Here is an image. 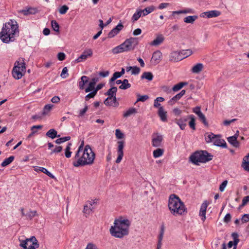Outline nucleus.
Returning a JSON list of instances; mask_svg holds the SVG:
<instances>
[{
    "instance_id": "obj_15",
    "label": "nucleus",
    "mask_w": 249,
    "mask_h": 249,
    "mask_svg": "<svg viewBox=\"0 0 249 249\" xmlns=\"http://www.w3.org/2000/svg\"><path fill=\"white\" fill-rule=\"evenodd\" d=\"M208 205L209 203L207 200H205L201 204L200 209L199 215L202 217L201 219L203 221H204L206 219V213Z\"/></svg>"
},
{
    "instance_id": "obj_62",
    "label": "nucleus",
    "mask_w": 249,
    "mask_h": 249,
    "mask_svg": "<svg viewBox=\"0 0 249 249\" xmlns=\"http://www.w3.org/2000/svg\"><path fill=\"white\" fill-rule=\"evenodd\" d=\"M88 110V106L86 105V106H85V107L83 109H81L79 111V116L81 117V116H84V115L87 111Z\"/></svg>"
},
{
    "instance_id": "obj_35",
    "label": "nucleus",
    "mask_w": 249,
    "mask_h": 249,
    "mask_svg": "<svg viewBox=\"0 0 249 249\" xmlns=\"http://www.w3.org/2000/svg\"><path fill=\"white\" fill-rule=\"evenodd\" d=\"M117 91V88L115 87H112L109 89L105 93V95H108V97H116V94Z\"/></svg>"
},
{
    "instance_id": "obj_21",
    "label": "nucleus",
    "mask_w": 249,
    "mask_h": 249,
    "mask_svg": "<svg viewBox=\"0 0 249 249\" xmlns=\"http://www.w3.org/2000/svg\"><path fill=\"white\" fill-rule=\"evenodd\" d=\"M164 40V37L162 34L158 35L156 38L152 42H150V45L151 46H158L161 44Z\"/></svg>"
},
{
    "instance_id": "obj_52",
    "label": "nucleus",
    "mask_w": 249,
    "mask_h": 249,
    "mask_svg": "<svg viewBox=\"0 0 249 249\" xmlns=\"http://www.w3.org/2000/svg\"><path fill=\"white\" fill-rule=\"evenodd\" d=\"M53 105L51 104H48L45 106L43 108V114H47L51 110L53 107Z\"/></svg>"
},
{
    "instance_id": "obj_63",
    "label": "nucleus",
    "mask_w": 249,
    "mask_h": 249,
    "mask_svg": "<svg viewBox=\"0 0 249 249\" xmlns=\"http://www.w3.org/2000/svg\"><path fill=\"white\" fill-rule=\"evenodd\" d=\"M66 55L63 53H59L57 54V58L59 60L63 61L65 59Z\"/></svg>"
},
{
    "instance_id": "obj_51",
    "label": "nucleus",
    "mask_w": 249,
    "mask_h": 249,
    "mask_svg": "<svg viewBox=\"0 0 249 249\" xmlns=\"http://www.w3.org/2000/svg\"><path fill=\"white\" fill-rule=\"evenodd\" d=\"M121 76L119 71L115 72L112 77L109 80V83L111 84V83L113 81H114L116 79H117L118 78H119Z\"/></svg>"
},
{
    "instance_id": "obj_2",
    "label": "nucleus",
    "mask_w": 249,
    "mask_h": 249,
    "mask_svg": "<svg viewBox=\"0 0 249 249\" xmlns=\"http://www.w3.org/2000/svg\"><path fill=\"white\" fill-rule=\"evenodd\" d=\"M130 225V221L123 217L115 220L114 226L110 229L111 234L116 238H122L128 234V229Z\"/></svg>"
},
{
    "instance_id": "obj_30",
    "label": "nucleus",
    "mask_w": 249,
    "mask_h": 249,
    "mask_svg": "<svg viewBox=\"0 0 249 249\" xmlns=\"http://www.w3.org/2000/svg\"><path fill=\"white\" fill-rule=\"evenodd\" d=\"M193 14L194 13V10L191 8H186L184 10L175 11L172 12V15H178L181 14Z\"/></svg>"
},
{
    "instance_id": "obj_48",
    "label": "nucleus",
    "mask_w": 249,
    "mask_h": 249,
    "mask_svg": "<svg viewBox=\"0 0 249 249\" xmlns=\"http://www.w3.org/2000/svg\"><path fill=\"white\" fill-rule=\"evenodd\" d=\"M71 145V144L69 143L65 149V156L67 158H69L71 157V152L70 151Z\"/></svg>"
},
{
    "instance_id": "obj_37",
    "label": "nucleus",
    "mask_w": 249,
    "mask_h": 249,
    "mask_svg": "<svg viewBox=\"0 0 249 249\" xmlns=\"http://www.w3.org/2000/svg\"><path fill=\"white\" fill-rule=\"evenodd\" d=\"M94 209V207H89L88 204H86L84 207L83 212L85 214L86 217H88Z\"/></svg>"
},
{
    "instance_id": "obj_26",
    "label": "nucleus",
    "mask_w": 249,
    "mask_h": 249,
    "mask_svg": "<svg viewBox=\"0 0 249 249\" xmlns=\"http://www.w3.org/2000/svg\"><path fill=\"white\" fill-rule=\"evenodd\" d=\"M203 64L197 63L192 67L191 71L193 73H198L203 70Z\"/></svg>"
},
{
    "instance_id": "obj_38",
    "label": "nucleus",
    "mask_w": 249,
    "mask_h": 249,
    "mask_svg": "<svg viewBox=\"0 0 249 249\" xmlns=\"http://www.w3.org/2000/svg\"><path fill=\"white\" fill-rule=\"evenodd\" d=\"M131 87V84L129 83L127 79H125L122 82V84L119 86V88L122 89H126Z\"/></svg>"
},
{
    "instance_id": "obj_39",
    "label": "nucleus",
    "mask_w": 249,
    "mask_h": 249,
    "mask_svg": "<svg viewBox=\"0 0 249 249\" xmlns=\"http://www.w3.org/2000/svg\"><path fill=\"white\" fill-rule=\"evenodd\" d=\"M155 7L153 6L146 7L144 9L142 10V16H145L151 13L155 10Z\"/></svg>"
},
{
    "instance_id": "obj_27",
    "label": "nucleus",
    "mask_w": 249,
    "mask_h": 249,
    "mask_svg": "<svg viewBox=\"0 0 249 249\" xmlns=\"http://www.w3.org/2000/svg\"><path fill=\"white\" fill-rule=\"evenodd\" d=\"M37 9L32 7H30L27 9H23L20 11V12L24 15L35 14L37 13Z\"/></svg>"
},
{
    "instance_id": "obj_44",
    "label": "nucleus",
    "mask_w": 249,
    "mask_h": 249,
    "mask_svg": "<svg viewBox=\"0 0 249 249\" xmlns=\"http://www.w3.org/2000/svg\"><path fill=\"white\" fill-rule=\"evenodd\" d=\"M180 52L181 53V56H182L183 59L190 56L192 54V51L191 50H182Z\"/></svg>"
},
{
    "instance_id": "obj_45",
    "label": "nucleus",
    "mask_w": 249,
    "mask_h": 249,
    "mask_svg": "<svg viewBox=\"0 0 249 249\" xmlns=\"http://www.w3.org/2000/svg\"><path fill=\"white\" fill-rule=\"evenodd\" d=\"M36 213V211L30 210L29 212L26 213V218L27 219H32L35 216Z\"/></svg>"
},
{
    "instance_id": "obj_12",
    "label": "nucleus",
    "mask_w": 249,
    "mask_h": 249,
    "mask_svg": "<svg viewBox=\"0 0 249 249\" xmlns=\"http://www.w3.org/2000/svg\"><path fill=\"white\" fill-rule=\"evenodd\" d=\"M162 57V53L160 51H157L152 54L151 62L154 65H157L160 62Z\"/></svg>"
},
{
    "instance_id": "obj_31",
    "label": "nucleus",
    "mask_w": 249,
    "mask_h": 249,
    "mask_svg": "<svg viewBox=\"0 0 249 249\" xmlns=\"http://www.w3.org/2000/svg\"><path fill=\"white\" fill-rule=\"evenodd\" d=\"M142 16V13L141 9H137L136 12L133 14L131 18V20L133 22L137 21L139 18Z\"/></svg>"
},
{
    "instance_id": "obj_19",
    "label": "nucleus",
    "mask_w": 249,
    "mask_h": 249,
    "mask_svg": "<svg viewBox=\"0 0 249 249\" xmlns=\"http://www.w3.org/2000/svg\"><path fill=\"white\" fill-rule=\"evenodd\" d=\"M158 114L162 122H166L167 121V112L163 107H159Z\"/></svg>"
},
{
    "instance_id": "obj_42",
    "label": "nucleus",
    "mask_w": 249,
    "mask_h": 249,
    "mask_svg": "<svg viewBox=\"0 0 249 249\" xmlns=\"http://www.w3.org/2000/svg\"><path fill=\"white\" fill-rule=\"evenodd\" d=\"M14 158L13 156H11L9 158L5 159L1 163V166L3 167L7 166L14 160Z\"/></svg>"
},
{
    "instance_id": "obj_59",
    "label": "nucleus",
    "mask_w": 249,
    "mask_h": 249,
    "mask_svg": "<svg viewBox=\"0 0 249 249\" xmlns=\"http://www.w3.org/2000/svg\"><path fill=\"white\" fill-rule=\"evenodd\" d=\"M249 221V214H244L242 215L241 222L242 223H247Z\"/></svg>"
},
{
    "instance_id": "obj_50",
    "label": "nucleus",
    "mask_w": 249,
    "mask_h": 249,
    "mask_svg": "<svg viewBox=\"0 0 249 249\" xmlns=\"http://www.w3.org/2000/svg\"><path fill=\"white\" fill-rule=\"evenodd\" d=\"M52 27L55 32L59 31V25L56 20L52 21Z\"/></svg>"
},
{
    "instance_id": "obj_9",
    "label": "nucleus",
    "mask_w": 249,
    "mask_h": 249,
    "mask_svg": "<svg viewBox=\"0 0 249 249\" xmlns=\"http://www.w3.org/2000/svg\"><path fill=\"white\" fill-rule=\"evenodd\" d=\"M126 52L133 50L138 44L137 38L130 37L126 39L123 43Z\"/></svg>"
},
{
    "instance_id": "obj_8",
    "label": "nucleus",
    "mask_w": 249,
    "mask_h": 249,
    "mask_svg": "<svg viewBox=\"0 0 249 249\" xmlns=\"http://www.w3.org/2000/svg\"><path fill=\"white\" fill-rule=\"evenodd\" d=\"M20 246L24 249H36L39 247L38 241L35 236L20 240Z\"/></svg>"
},
{
    "instance_id": "obj_56",
    "label": "nucleus",
    "mask_w": 249,
    "mask_h": 249,
    "mask_svg": "<svg viewBox=\"0 0 249 249\" xmlns=\"http://www.w3.org/2000/svg\"><path fill=\"white\" fill-rule=\"evenodd\" d=\"M90 93H89L85 96V100L88 101L90 98H93L96 95L97 93L94 90L91 91Z\"/></svg>"
},
{
    "instance_id": "obj_49",
    "label": "nucleus",
    "mask_w": 249,
    "mask_h": 249,
    "mask_svg": "<svg viewBox=\"0 0 249 249\" xmlns=\"http://www.w3.org/2000/svg\"><path fill=\"white\" fill-rule=\"evenodd\" d=\"M138 99L136 102H144L146 100H147L149 97L148 95H141L140 94L137 95Z\"/></svg>"
},
{
    "instance_id": "obj_24",
    "label": "nucleus",
    "mask_w": 249,
    "mask_h": 249,
    "mask_svg": "<svg viewBox=\"0 0 249 249\" xmlns=\"http://www.w3.org/2000/svg\"><path fill=\"white\" fill-rule=\"evenodd\" d=\"M241 166L245 171L249 172V153L244 157Z\"/></svg>"
},
{
    "instance_id": "obj_41",
    "label": "nucleus",
    "mask_w": 249,
    "mask_h": 249,
    "mask_svg": "<svg viewBox=\"0 0 249 249\" xmlns=\"http://www.w3.org/2000/svg\"><path fill=\"white\" fill-rule=\"evenodd\" d=\"M187 82H180L175 85L172 88L174 91H177L182 88L184 86L187 85Z\"/></svg>"
},
{
    "instance_id": "obj_23",
    "label": "nucleus",
    "mask_w": 249,
    "mask_h": 249,
    "mask_svg": "<svg viewBox=\"0 0 249 249\" xmlns=\"http://www.w3.org/2000/svg\"><path fill=\"white\" fill-rule=\"evenodd\" d=\"M35 171L36 172L40 171L46 175H47L48 176H49L51 178L54 179L55 178V177L49 171H48L45 168L42 167H38L36 166L35 167Z\"/></svg>"
},
{
    "instance_id": "obj_36",
    "label": "nucleus",
    "mask_w": 249,
    "mask_h": 249,
    "mask_svg": "<svg viewBox=\"0 0 249 249\" xmlns=\"http://www.w3.org/2000/svg\"><path fill=\"white\" fill-rule=\"evenodd\" d=\"M188 119H190V121L189 122V125L191 128L193 130L196 129V124H195V118L193 115H189L187 117Z\"/></svg>"
},
{
    "instance_id": "obj_16",
    "label": "nucleus",
    "mask_w": 249,
    "mask_h": 249,
    "mask_svg": "<svg viewBox=\"0 0 249 249\" xmlns=\"http://www.w3.org/2000/svg\"><path fill=\"white\" fill-rule=\"evenodd\" d=\"M93 52L91 49H89L85 50L82 54L77 58V61L80 62L83 60H85L88 58V57H90L92 55Z\"/></svg>"
},
{
    "instance_id": "obj_64",
    "label": "nucleus",
    "mask_w": 249,
    "mask_h": 249,
    "mask_svg": "<svg viewBox=\"0 0 249 249\" xmlns=\"http://www.w3.org/2000/svg\"><path fill=\"white\" fill-rule=\"evenodd\" d=\"M231 214L230 213H227L226 215H225L224 218V221L225 223H228V222H229L231 221Z\"/></svg>"
},
{
    "instance_id": "obj_53",
    "label": "nucleus",
    "mask_w": 249,
    "mask_h": 249,
    "mask_svg": "<svg viewBox=\"0 0 249 249\" xmlns=\"http://www.w3.org/2000/svg\"><path fill=\"white\" fill-rule=\"evenodd\" d=\"M69 9V8L68 6L66 5H63L59 9V12L60 14L64 15L67 12Z\"/></svg>"
},
{
    "instance_id": "obj_10",
    "label": "nucleus",
    "mask_w": 249,
    "mask_h": 249,
    "mask_svg": "<svg viewBox=\"0 0 249 249\" xmlns=\"http://www.w3.org/2000/svg\"><path fill=\"white\" fill-rule=\"evenodd\" d=\"M118 143V148H117V154L118 157L116 160V163H119L123 157L124 156V152L123 149L124 146V141H118L117 142Z\"/></svg>"
},
{
    "instance_id": "obj_4",
    "label": "nucleus",
    "mask_w": 249,
    "mask_h": 249,
    "mask_svg": "<svg viewBox=\"0 0 249 249\" xmlns=\"http://www.w3.org/2000/svg\"><path fill=\"white\" fill-rule=\"evenodd\" d=\"M168 208L171 213L175 216L187 213V209L179 197L175 194L170 195L168 200Z\"/></svg>"
},
{
    "instance_id": "obj_28",
    "label": "nucleus",
    "mask_w": 249,
    "mask_h": 249,
    "mask_svg": "<svg viewBox=\"0 0 249 249\" xmlns=\"http://www.w3.org/2000/svg\"><path fill=\"white\" fill-rule=\"evenodd\" d=\"M111 51L113 54H118V53H123L124 52H126V51L124 47V45H123L122 43L121 44H120V45L114 47V48H113L112 49Z\"/></svg>"
},
{
    "instance_id": "obj_40",
    "label": "nucleus",
    "mask_w": 249,
    "mask_h": 249,
    "mask_svg": "<svg viewBox=\"0 0 249 249\" xmlns=\"http://www.w3.org/2000/svg\"><path fill=\"white\" fill-rule=\"evenodd\" d=\"M153 78V75L150 72H144L141 76V79H146L151 81Z\"/></svg>"
},
{
    "instance_id": "obj_43",
    "label": "nucleus",
    "mask_w": 249,
    "mask_h": 249,
    "mask_svg": "<svg viewBox=\"0 0 249 249\" xmlns=\"http://www.w3.org/2000/svg\"><path fill=\"white\" fill-rule=\"evenodd\" d=\"M163 154V150L160 148H158L153 151V157L155 158H159Z\"/></svg>"
},
{
    "instance_id": "obj_54",
    "label": "nucleus",
    "mask_w": 249,
    "mask_h": 249,
    "mask_svg": "<svg viewBox=\"0 0 249 249\" xmlns=\"http://www.w3.org/2000/svg\"><path fill=\"white\" fill-rule=\"evenodd\" d=\"M140 69L137 66L132 67V69L131 70V74L138 75L140 72Z\"/></svg>"
},
{
    "instance_id": "obj_13",
    "label": "nucleus",
    "mask_w": 249,
    "mask_h": 249,
    "mask_svg": "<svg viewBox=\"0 0 249 249\" xmlns=\"http://www.w3.org/2000/svg\"><path fill=\"white\" fill-rule=\"evenodd\" d=\"M124 25L119 23L115 28L112 29L108 34V37L112 38L117 35L123 29Z\"/></svg>"
},
{
    "instance_id": "obj_5",
    "label": "nucleus",
    "mask_w": 249,
    "mask_h": 249,
    "mask_svg": "<svg viewBox=\"0 0 249 249\" xmlns=\"http://www.w3.org/2000/svg\"><path fill=\"white\" fill-rule=\"evenodd\" d=\"M213 156L207 151H198L194 153L190 157V159L192 163L196 165H199V163H206L213 159Z\"/></svg>"
},
{
    "instance_id": "obj_55",
    "label": "nucleus",
    "mask_w": 249,
    "mask_h": 249,
    "mask_svg": "<svg viewBox=\"0 0 249 249\" xmlns=\"http://www.w3.org/2000/svg\"><path fill=\"white\" fill-rule=\"evenodd\" d=\"M61 77L63 78H66L69 76L68 70L67 67H64L61 73Z\"/></svg>"
},
{
    "instance_id": "obj_6",
    "label": "nucleus",
    "mask_w": 249,
    "mask_h": 249,
    "mask_svg": "<svg viewBox=\"0 0 249 249\" xmlns=\"http://www.w3.org/2000/svg\"><path fill=\"white\" fill-rule=\"evenodd\" d=\"M26 71V64L24 59L18 58L15 63L12 70V75L16 79H19L24 75Z\"/></svg>"
},
{
    "instance_id": "obj_58",
    "label": "nucleus",
    "mask_w": 249,
    "mask_h": 249,
    "mask_svg": "<svg viewBox=\"0 0 249 249\" xmlns=\"http://www.w3.org/2000/svg\"><path fill=\"white\" fill-rule=\"evenodd\" d=\"M164 232V227H163V226H162L161 227V229H160V234L159 235L158 241L162 242V239H163V237Z\"/></svg>"
},
{
    "instance_id": "obj_34",
    "label": "nucleus",
    "mask_w": 249,
    "mask_h": 249,
    "mask_svg": "<svg viewBox=\"0 0 249 249\" xmlns=\"http://www.w3.org/2000/svg\"><path fill=\"white\" fill-rule=\"evenodd\" d=\"M197 18L198 17L197 16H189L185 18L183 21L186 23L193 24Z\"/></svg>"
},
{
    "instance_id": "obj_46",
    "label": "nucleus",
    "mask_w": 249,
    "mask_h": 249,
    "mask_svg": "<svg viewBox=\"0 0 249 249\" xmlns=\"http://www.w3.org/2000/svg\"><path fill=\"white\" fill-rule=\"evenodd\" d=\"M200 121L206 126L208 125V123L206 120V118L205 115L201 112L200 113L197 115Z\"/></svg>"
},
{
    "instance_id": "obj_25",
    "label": "nucleus",
    "mask_w": 249,
    "mask_h": 249,
    "mask_svg": "<svg viewBox=\"0 0 249 249\" xmlns=\"http://www.w3.org/2000/svg\"><path fill=\"white\" fill-rule=\"evenodd\" d=\"M89 78L86 76H82L78 82V87L80 89H84L85 85L89 82Z\"/></svg>"
},
{
    "instance_id": "obj_29",
    "label": "nucleus",
    "mask_w": 249,
    "mask_h": 249,
    "mask_svg": "<svg viewBox=\"0 0 249 249\" xmlns=\"http://www.w3.org/2000/svg\"><path fill=\"white\" fill-rule=\"evenodd\" d=\"M228 142L235 147H239L240 146L239 142L237 140L235 136H231L228 138Z\"/></svg>"
},
{
    "instance_id": "obj_61",
    "label": "nucleus",
    "mask_w": 249,
    "mask_h": 249,
    "mask_svg": "<svg viewBox=\"0 0 249 249\" xmlns=\"http://www.w3.org/2000/svg\"><path fill=\"white\" fill-rule=\"evenodd\" d=\"M228 184V181L227 180H224L223 182L220 184L219 186V190L221 192H223L225 190L226 186Z\"/></svg>"
},
{
    "instance_id": "obj_33",
    "label": "nucleus",
    "mask_w": 249,
    "mask_h": 249,
    "mask_svg": "<svg viewBox=\"0 0 249 249\" xmlns=\"http://www.w3.org/2000/svg\"><path fill=\"white\" fill-rule=\"evenodd\" d=\"M137 109L135 108L131 107L124 113L123 117L124 118H127L130 116L132 114L137 113Z\"/></svg>"
},
{
    "instance_id": "obj_47",
    "label": "nucleus",
    "mask_w": 249,
    "mask_h": 249,
    "mask_svg": "<svg viewBox=\"0 0 249 249\" xmlns=\"http://www.w3.org/2000/svg\"><path fill=\"white\" fill-rule=\"evenodd\" d=\"M71 139V137L70 136H67L64 137H62L59 139H57L55 141V142L57 144H60L65 142L69 141Z\"/></svg>"
},
{
    "instance_id": "obj_1",
    "label": "nucleus",
    "mask_w": 249,
    "mask_h": 249,
    "mask_svg": "<svg viewBox=\"0 0 249 249\" xmlns=\"http://www.w3.org/2000/svg\"><path fill=\"white\" fill-rule=\"evenodd\" d=\"M95 158V154L89 145H87L83 148L81 145L75 153L72 165L76 167L91 165L94 162Z\"/></svg>"
},
{
    "instance_id": "obj_32",
    "label": "nucleus",
    "mask_w": 249,
    "mask_h": 249,
    "mask_svg": "<svg viewBox=\"0 0 249 249\" xmlns=\"http://www.w3.org/2000/svg\"><path fill=\"white\" fill-rule=\"evenodd\" d=\"M57 132L54 129H51L46 133V135L50 138L54 139L60 137V135H57Z\"/></svg>"
},
{
    "instance_id": "obj_57",
    "label": "nucleus",
    "mask_w": 249,
    "mask_h": 249,
    "mask_svg": "<svg viewBox=\"0 0 249 249\" xmlns=\"http://www.w3.org/2000/svg\"><path fill=\"white\" fill-rule=\"evenodd\" d=\"M115 136L117 139H121L124 138V134L120 129H117L115 130Z\"/></svg>"
},
{
    "instance_id": "obj_60",
    "label": "nucleus",
    "mask_w": 249,
    "mask_h": 249,
    "mask_svg": "<svg viewBox=\"0 0 249 249\" xmlns=\"http://www.w3.org/2000/svg\"><path fill=\"white\" fill-rule=\"evenodd\" d=\"M85 249H99L97 246L93 243H88L85 248Z\"/></svg>"
},
{
    "instance_id": "obj_14",
    "label": "nucleus",
    "mask_w": 249,
    "mask_h": 249,
    "mask_svg": "<svg viewBox=\"0 0 249 249\" xmlns=\"http://www.w3.org/2000/svg\"><path fill=\"white\" fill-rule=\"evenodd\" d=\"M221 14V12L217 10H212L202 13L200 15L201 17H207V18H212L218 17Z\"/></svg>"
},
{
    "instance_id": "obj_7",
    "label": "nucleus",
    "mask_w": 249,
    "mask_h": 249,
    "mask_svg": "<svg viewBox=\"0 0 249 249\" xmlns=\"http://www.w3.org/2000/svg\"><path fill=\"white\" fill-rule=\"evenodd\" d=\"M205 138L207 142H213L216 146L227 147L226 142L223 139H220L218 135H215L212 133H206L205 135Z\"/></svg>"
},
{
    "instance_id": "obj_20",
    "label": "nucleus",
    "mask_w": 249,
    "mask_h": 249,
    "mask_svg": "<svg viewBox=\"0 0 249 249\" xmlns=\"http://www.w3.org/2000/svg\"><path fill=\"white\" fill-rule=\"evenodd\" d=\"M188 120L187 117H184L179 119H176L175 120L176 123L181 130H184L186 126V122Z\"/></svg>"
},
{
    "instance_id": "obj_22",
    "label": "nucleus",
    "mask_w": 249,
    "mask_h": 249,
    "mask_svg": "<svg viewBox=\"0 0 249 249\" xmlns=\"http://www.w3.org/2000/svg\"><path fill=\"white\" fill-rule=\"evenodd\" d=\"M98 81V78H93L91 79V81L89 83L88 87L85 89V91L86 92H89L94 90L95 89V86L96 83Z\"/></svg>"
},
{
    "instance_id": "obj_17",
    "label": "nucleus",
    "mask_w": 249,
    "mask_h": 249,
    "mask_svg": "<svg viewBox=\"0 0 249 249\" xmlns=\"http://www.w3.org/2000/svg\"><path fill=\"white\" fill-rule=\"evenodd\" d=\"M104 104L106 106H112L117 107L119 104L117 101L116 97H108L104 101Z\"/></svg>"
},
{
    "instance_id": "obj_11",
    "label": "nucleus",
    "mask_w": 249,
    "mask_h": 249,
    "mask_svg": "<svg viewBox=\"0 0 249 249\" xmlns=\"http://www.w3.org/2000/svg\"><path fill=\"white\" fill-rule=\"evenodd\" d=\"M163 140L162 136L158 133L152 135V144L154 147H159L161 145Z\"/></svg>"
},
{
    "instance_id": "obj_18",
    "label": "nucleus",
    "mask_w": 249,
    "mask_h": 249,
    "mask_svg": "<svg viewBox=\"0 0 249 249\" xmlns=\"http://www.w3.org/2000/svg\"><path fill=\"white\" fill-rule=\"evenodd\" d=\"M183 59L180 52L175 51L171 53L169 55V61L178 62Z\"/></svg>"
},
{
    "instance_id": "obj_3",
    "label": "nucleus",
    "mask_w": 249,
    "mask_h": 249,
    "mask_svg": "<svg viewBox=\"0 0 249 249\" xmlns=\"http://www.w3.org/2000/svg\"><path fill=\"white\" fill-rule=\"evenodd\" d=\"M18 28L16 21L10 20L6 23L1 31V40L6 43L14 41L19 32Z\"/></svg>"
}]
</instances>
